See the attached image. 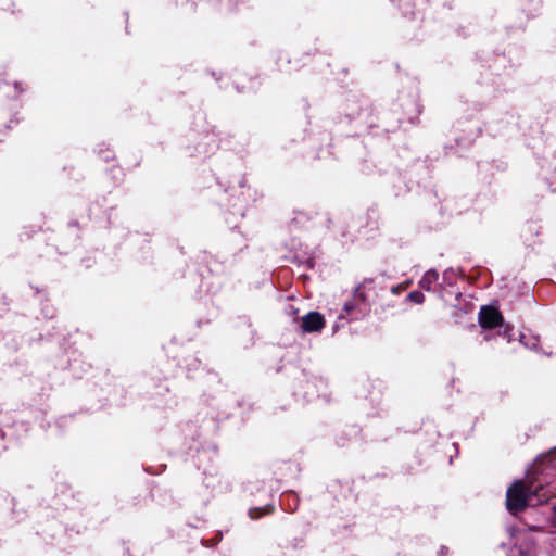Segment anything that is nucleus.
Here are the masks:
<instances>
[{"label":"nucleus","mask_w":556,"mask_h":556,"mask_svg":"<svg viewBox=\"0 0 556 556\" xmlns=\"http://www.w3.org/2000/svg\"><path fill=\"white\" fill-rule=\"evenodd\" d=\"M532 493L523 481H516L507 490L506 506L507 509L516 514L523 509L530 501Z\"/></svg>","instance_id":"nucleus-1"},{"label":"nucleus","mask_w":556,"mask_h":556,"mask_svg":"<svg viewBox=\"0 0 556 556\" xmlns=\"http://www.w3.org/2000/svg\"><path fill=\"white\" fill-rule=\"evenodd\" d=\"M503 318L500 312L491 306H484L481 308L479 314V323L481 327L492 329L500 326Z\"/></svg>","instance_id":"nucleus-2"},{"label":"nucleus","mask_w":556,"mask_h":556,"mask_svg":"<svg viewBox=\"0 0 556 556\" xmlns=\"http://www.w3.org/2000/svg\"><path fill=\"white\" fill-rule=\"evenodd\" d=\"M325 326V319L321 314L311 312L302 317V329L304 332L319 331Z\"/></svg>","instance_id":"nucleus-3"},{"label":"nucleus","mask_w":556,"mask_h":556,"mask_svg":"<svg viewBox=\"0 0 556 556\" xmlns=\"http://www.w3.org/2000/svg\"><path fill=\"white\" fill-rule=\"evenodd\" d=\"M439 278V275L437 271L434 270H428L424 277L421 278V280L419 281V285L421 288L426 289V290H430L432 285L434 282H437Z\"/></svg>","instance_id":"nucleus-4"},{"label":"nucleus","mask_w":556,"mask_h":556,"mask_svg":"<svg viewBox=\"0 0 556 556\" xmlns=\"http://www.w3.org/2000/svg\"><path fill=\"white\" fill-rule=\"evenodd\" d=\"M407 300H409L416 304H421L425 301V296L419 291H413L407 295Z\"/></svg>","instance_id":"nucleus-5"},{"label":"nucleus","mask_w":556,"mask_h":556,"mask_svg":"<svg viewBox=\"0 0 556 556\" xmlns=\"http://www.w3.org/2000/svg\"><path fill=\"white\" fill-rule=\"evenodd\" d=\"M344 309H345L346 312H350V311L352 309V306H350V305L345 304V305H344Z\"/></svg>","instance_id":"nucleus-6"},{"label":"nucleus","mask_w":556,"mask_h":556,"mask_svg":"<svg viewBox=\"0 0 556 556\" xmlns=\"http://www.w3.org/2000/svg\"><path fill=\"white\" fill-rule=\"evenodd\" d=\"M250 516H251V518H256L257 517L256 515H254V510H250Z\"/></svg>","instance_id":"nucleus-7"},{"label":"nucleus","mask_w":556,"mask_h":556,"mask_svg":"<svg viewBox=\"0 0 556 556\" xmlns=\"http://www.w3.org/2000/svg\"><path fill=\"white\" fill-rule=\"evenodd\" d=\"M510 556H514V551H511ZM523 556H531L530 554H526Z\"/></svg>","instance_id":"nucleus-8"}]
</instances>
